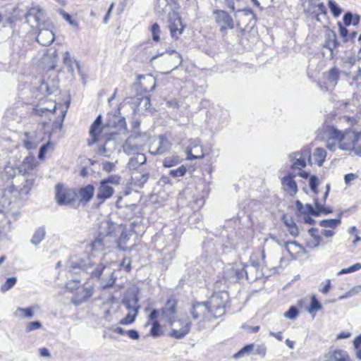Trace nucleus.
Wrapping results in <instances>:
<instances>
[{"label": "nucleus", "instance_id": "f257e3e1", "mask_svg": "<svg viewBox=\"0 0 361 361\" xmlns=\"http://www.w3.org/2000/svg\"><path fill=\"white\" fill-rule=\"evenodd\" d=\"M326 137V147L331 151L340 149L344 151L353 152L361 156V131L349 128L344 131L338 130L334 126L324 128Z\"/></svg>", "mask_w": 361, "mask_h": 361}, {"label": "nucleus", "instance_id": "f03ea898", "mask_svg": "<svg viewBox=\"0 0 361 361\" xmlns=\"http://www.w3.org/2000/svg\"><path fill=\"white\" fill-rule=\"evenodd\" d=\"M312 149L309 145H305L300 150L295 151L288 154V160L290 169L297 172V175L302 178H307L310 173L303 169L307 166H312L311 159Z\"/></svg>", "mask_w": 361, "mask_h": 361}, {"label": "nucleus", "instance_id": "7ed1b4c3", "mask_svg": "<svg viewBox=\"0 0 361 361\" xmlns=\"http://www.w3.org/2000/svg\"><path fill=\"white\" fill-rule=\"evenodd\" d=\"M256 270L255 265H245L242 263L228 264L224 271L226 281L235 283L246 279L249 281H254L258 279V275L249 276V273Z\"/></svg>", "mask_w": 361, "mask_h": 361}, {"label": "nucleus", "instance_id": "20e7f679", "mask_svg": "<svg viewBox=\"0 0 361 361\" xmlns=\"http://www.w3.org/2000/svg\"><path fill=\"white\" fill-rule=\"evenodd\" d=\"M190 313L192 318L197 322L199 330L207 328V323L215 319L205 302H195Z\"/></svg>", "mask_w": 361, "mask_h": 361}, {"label": "nucleus", "instance_id": "39448f33", "mask_svg": "<svg viewBox=\"0 0 361 361\" xmlns=\"http://www.w3.org/2000/svg\"><path fill=\"white\" fill-rule=\"evenodd\" d=\"M228 300V293L226 291H219L213 293L205 302L212 315L216 319L224 314Z\"/></svg>", "mask_w": 361, "mask_h": 361}, {"label": "nucleus", "instance_id": "423d86ee", "mask_svg": "<svg viewBox=\"0 0 361 361\" xmlns=\"http://www.w3.org/2000/svg\"><path fill=\"white\" fill-rule=\"evenodd\" d=\"M146 135L134 133L130 135L123 145V152L128 155H135L140 151L146 142Z\"/></svg>", "mask_w": 361, "mask_h": 361}, {"label": "nucleus", "instance_id": "0eeeda50", "mask_svg": "<svg viewBox=\"0 0 361 361\" xmlns=\"http://www.w3.org/2000/svg\"><path fill=\"white\" fill-rule=\"evenodd\" d=\"M56 200L60 205H71L76 200L77 192L70 188L64 187L61 183L55 186Z\"/></svg>", "mask_w": 361, "mask_h": 361}, {"label": "nucleus", "instance_id": "6e6552de", "mask_svg": "<svg viewBox=\"0 0 361 361\" xmlns=\"http://www.w3.org/2000/svg\"><path fill=\"white\" fill-rule=\"evenodd\" d=\"M72 267L73 268H79L85 269L90 274L92 278H99L102 272L106 269L105 264L102 262L97 264L95 262H89L86 263L84 260H79L78 262H72Z\"/></svg>", "mask_w": 361, "mask_h": 361}, {"label": "nucleus", "instance_id": "1a4fd4ad", "mask_svg": "<svg viewBox=\"0 0 361 361\" xmlns=\"http://www.w3.org/2000/svg\"><path fill=\"white\" fill-rule=\"evenodd\" d=\"M213 16L221 32L226 33L228 30H232L234 27L233 19L226 11L214 10Z\"/></svg>", "mask_w": 361, "mask_h": 361}, {"label": "nucleus", "instance_id": "9d476101", "mask_svg": "<svg viewBox=\"0 0 361 361\" xmlns=\"http://www.w3.org/2000/svg\"><path fill=\"white\" fill-rule=\"evenodd\" d=\"M171 142L164 135H159L150 142L149 152L154 155H162L170 151Z\"/></svg>", "mask_w": 361, "mask_h": 361}, {"label": "nucleus", "instance_id": "9b49d317", "mask_svg": "<svg viewBox=\"0 0 361 361\" xmlns=\"http://www.w3.org/2000/svg\"><path fill=\"white\" fill-rule=\"evenodd\" d=\"M45 18V12L39 6L35 5L25 14V20L32 27H39Z\"/></svg>", "mask_w": 361, "mask_h": 361}, {"label": "nucleus", "instance_id": "f8f14e48", "mask_svg": "<svg viewBox=\"0 0 361 361\" xmlns=\"http://www.w3.org/2000/svg\"><path fill=\"white\" fill-rule=\"evenodd\" d=\"M118 229H120L119 226L109 219H105L100 223L98 234L106 239L113 240L114 243L116 233Z\"/></svg>", "mask_w": 361, "mask_h": 361}, {"label": "nucleus", "instance_id": "ddd939ff", "mask_svg": "<svg viewBox=\"0 0 361 361\" xmlns=\"http://www.w3.org/2000/svg\"><path fill=\"white\" fill-rule=\"evenodd\" d=\"M169 27L173 38L177 39L183 34L185 26L178 13L173 12L169 15Z\"/></svg>", "mask_w": 361, "mask_h": 361}, {"label": "nucleus", "instance_id": "4468645a", "mask_svg": "<svg viewBox=\"0 0 361 361\" xmlns=\"http://www.w3.org/2000/svg\"><path fill=\"white\" fill-rule=\"evenodd\" d=\"M18 172L23 176H38L35 159L34 157H27L18 167Z\"/></svg>", "mask_w": 361, "mask_h": 361}, {"label": "nucleus", "instance_id": "2eb2a0df", "mask_svg": "<svg viewBox=\"0 0 361 361\" xmlns=\"http://www.w3.org/2000/svg\"><path fill=\"white\" fill-rule=\"evenodd\" d=\"M112 243L113 240L106 239L103 236H101L100 235L98 234V235L94 238V240L91 242L90 246L91 247L92 251L98 252H106L111 247ZM105 253L102 254L103 257Z\"/></svg>", "mask_w": 361, "mask_h": 361}, {"label": "nucleus", "instance_id": "dca6fc26", "mask_svg": "<svg viewBox=\"0 0 361 361\" xmlns=\"http://www.w3.org/2000/svg\"><path fill=\"white\" fill-rule=\"evenodd\" d=\"M24 146L27 149H35L43 140L42 133L37 131L25 133Z\"/></svg>", "mask_w": 361, "mask_h": 361}, {"label": "nucleus", "instance_id": "f3484780", "mask_svg": "<svg viewBox=\"0 0 361 361\" xmlns=\"http://www.w3.org/2000/svg\"><path fill=\"white\" fill-rule=\"evenodd\" d=\"M56 111V103L50 102L48 106H38L34 109V112L36 115L44 117V120L40 121L43 126L48 124V121L51 120V116L54 114Z\"/></svg>", "mask_w": 361, "mask_h": 361}, {"label": "nucleus", "instance_id": "a211bd4d", "mask_svg": "<svg viewBox=\"0 0 361 361\" xmlns=\"http://www.w3.org/2000/svg\"><path fill=\"white\" fill-rule=\"evenodd\" d=\"M102 129V118L101 115H99L92 123L90 128V138L87 140V145L89 146L93 145L98 140Z\"/></svg>", "mask_w": 361, "mask_h": 361}, {"label": "nucleus", "instance_id": "6ab92c4d", "mask_svg": "<svg viewBox=\"0 0 361 361\" xmlns=\"http://www.w3.org/2000/svg\"><path fill=\"white\" fill-rule=\"evenodd\" d=\"M165 54L167 55L165 60L169 66L172 68L171 71L164 73V74L169 75L182 64L183 59L181 55L173 49H166Z\"/></svg>", "mask_w": 361, "mask_h": 361}, {"label": "nucleus", "instance_id": "aec40b11", "mask_svg": "<svg viewBox=\"0 0 361 361\" xmlns=\"http://www.w3.org/2000/svg\"><path fill=\"white\" fill-rule=\"evenodd\" d=\"M93 290V286L90 285L87 286H83L80 288H78L76 295L72 299V302L75 305H78L82 303L92 295Z\"/></svg>", "mask_w": 361, "mask_h": 361}, {"label": "nucleus", "instance_id": "412c9836", "mask_svg": "<svg viewBox=\"0 0 361 361\" xmlns=\"http://www.w3.org/2000/svg\"><path fill=\"white\" fill-rule=\"evenodd\" d=\"M326 361H353L348 353L341 349L331 350L324 355Z\"/></svg>", "mask_w": 361, "mask_h": 361}, {"label": "nucleus", "instance_id": "4be33fe9", "mask_svg": "<svg viewBox=\"0 0 361 361\" xmlns=\"http://www.w3.org/2000/svg\"><path fill=\"white\" fill-rule=\"evenodd\" d=\"M178 324L181 327L179 329H172L169 335L175 338L180 339L189 333L191 322L188 319H185L179 320Z\"/></svg>", "mask_w": 361, "mask_h": 361}, {"label": "nucleus", "instance_id": "5701e85b", "mask_svg": "<svg viewBox=\"0 0 361 361\" xmlns=\"http://www.w3.org/2000/svg\"><path fill=\"white\" fill-rule=\"evenodd\" d=\"M114 193L113 186L106 185L105 182L100 181L99 187L97 190V200L99 203H103L106 200L110 198Z\"/></svg>", "mask_w": 361, "mask_h": 361}, {"label": "nucleus", "instance_id": "b1692460", "mask_svg": "<svg viewBox=\"0 0 361 361\" xmlns=\"http://www.w3.org/2000/svg\"><path fill=\"white\" fill-rule=\"evenodd\" d=\"M338 42L336 39V35L334 32H331L326 35L325 43L323 49L329 51V54L326 56L329 59H332L336 54L334 53L335 49L338 47Z\"/></svg>", "mask_w": 361, "mask_h": 361}, {"label": "nucleus", "instance_id": "393cba45", "mask_svg": "<svg viewBox=\"0 0 361 361\" xmlns=\"http://www.w3.org/2000/svg\"><path fill=\"white\" fill-rule=\"evenodd\" d=\"M188 159H202L204 154L199 140H193L187 149Z\"/></svg>", "mask_w": 361, "mask_h": 361}, {"label": "nucleus", "instance_id": "a878e982", "mask_svg": "<svg viewBox=\"0 0 361 361\" xmlns=\"http://www.w3.org/2000/svg\"><path fill=\"white\" fill-rule=\"evenodd\" d=\"M94 193V187L92 185H87L80 188L77 193V197L82 204L85 205L92 198Z\"/></svg>", "mask_w": 361, "mask_h": 361}, {"label": "nucleus", "instance_id": "bb28decb", "mask_svg": "<svg viewBox=\"0 0 361 361\" xmlns=\"http://www.w3.org/2000/svg\"><path fill=\"white\" fill-rule=\"evenodd\" d=\"M283 189L290 195H295L298 192V185L294 180V176L288 174L281 180Z\"/></svg>", "mask_w": 361, "mask_h": 361}, {"label": "nucleus", "instance_id": "cd10ccee", "mask_svg": "<svg viewBox=\"0 0 361 361\" xmlns=\"http://www.w3.org/2000/svg\"><path fill=\"white\" fill-rule=\"evenodd\" d=\"M137 291L128 293L123 298V303L128 310L139 311L140 306L138 305Z\"/></svg>", "mask_w": 361, "mask_h": 361}, {"label": "nucleus", "instance_id": "c85d7f7f", "mask_svg": "<svg viewBox=\"0 0 361 361\" xmlns=\"http://www.w3.org/2000/svg\"><path fill=\"white\" fill-rule=\"evenodd\" d=\"M11 231V221L6 214L0 210V240L8 238V234Z\"/></svg>", "mask_w": 361, "mask_h": 361}, {"label": "nucleus", "instance_id": "c756f323", "mask_svg": "<svg viewBox=\"0 0 361 361\" xmlns=\"http://www.w3.org/2000/svg\"><path fill=\"white\" fill-rule=\"evenodd\" d=\"M55 36L49 29H40L37 37V41L42 46H49L54 40Z\"/></svg>", "mask_w": 361, "mask_h": 361}, {"label": "nucleus", "instance_id": "7c9ffc66", "mask_svg": "<svg viewBox=\"0 0 361 361\" xmlns=\"http://www.w3.org/2000/svg\"><path fill=\"white\" fill-rule=\"evenodd\" d=\"M63 63L67 67L68 71L70 72L71 73H73V72H74V66H75V67L78 69L79 75L80 76H82V71H81V66H80V63L77 60L73 59L71 57V54H70L69 51H66L63 54Z\"/></svg>", "mask_w": 361, "mask_h": 361}, {"label": "nucleus", "instance_id": "2f4dec72", "mask_svg": "<svg viewBox=\"0 0 361 361\" xmlns=\"http://www.w3.org/2000/svg\"><path fill=\"white\" fill-rule=\"evenodd\" d=\"M326 157V151L322 147H317L312 152L311 159L313 164H317L322 166Z\"/></svg>", "mask_w": 361, "mask_h": 361}, {"label": "nucleus", "instance_id": "473e14b6", "mask_svg": "<svg viewBox=\"0 0 361 361\" xmlns=\"http://www.w3.org/2000/svg\"><path fill=\"white\" fill-rule=\"evenodd\" d=\"M146 157L142 153H137V154L133 155L132 157L128 163V166L130 170H135V171H137V169L146 162Z\"/></svg>", "mask_w": 361, "mask_h": 361}, {"label": "nucleus", "instance_id": "72a5a7b5", "mask_svg": "<svg viewBox=\"0 0 361 361\" xmlns=\"http://www.w3.org/2000/svg\"><path fill=\"white\" fill-rule=\"evenodd\" d=\"M281 220L287 227L289 233L292 236L296 237L298 235L299 230L292 216H290L287 214H283Z\"/></svg>", "mask_w": 361, "mask_h": 361}, {"label": "nucleus", "instance_id": "f704fd0d", "mask_svg": "<svg viewBox=\"0 0 361 361\" xmlns=\"http://www.w3.org/2000/svg\"><path fill=\"white\" fill-rule=\"evenodd\" d=\"M163 315L170 320L172 324L171 318L176 312V301L173 299H169L161 309Z\"/></svg>", "mask_w": 361, "mask_h": 361}, {"label": "nucleus", "instance_id": "c9c22d12", "mask_svg": "<svg viewBox=\"0 0 361 361\" xmlns=\"http://www.w3.org/2000/svg\"><path fill=\"white\" fill-rule=\"evenodd\" d=\"M37 308V306H31L27 308L18 307L13 312V315L20 319H31L34 316V310Z\"/></svg>", "mask_w": 361, "mask_h": 361}, {"label": "nucleus", "instance_id": "e433bc0d", "mask_svg": "<svg viewBox=\"0 0 361 361\" xmlns=\"http://www.w3.org/2000/svg\"><path fill=\"white\" fill-rule=\"evenodd\" d=\"M132 182L135 185L142 187L149 179V173L144 171H133L131 176Z\"/></svg>", "mask_w": 361, "mask_h": 361}, {"label": "nucleus", "instance_id": "4c0bfd02", "mask_svg": "<svg viewBox=\"0 0 361 361\" xmlns=\"http://www.w3.org/2000/svg\"><path fill=\"white\" fill-rule=\"evenodd\" d=\"M341 71L336 67H333L324 73L325 77L332 87H335L340 78Z\"/></svg>", "mask_w": 361, "mask_h": 361}, {"label": "nucleus", "instance_id": "58836bf2", "mask_svg": "<svg viewBox=\"0 0 361 361\" xmlns=\"http://www.w3.org/2000/svg\"><path fill=\"white\" fill-rule=\"evenodd\" d=\"M137 79L139 80H144V82H140V84L145 91H152L154 89L156 80L152 75L145 76L140 75L137 76Z\"/></svg>", "mask_w": 361, "mask_h": 361}, {"label": "nucleus", "instance_id": "ea45409f", "mask_svg": "<svg viewBox=\"0 0 361 361\" xmlns=\"http://www.w3.org/2000/svg\"><path fill=\"white\" fill-rule=\"evenodd\" d=\"M297 209L303 214H312L313 216H319V212H317L311 204H303L300 201L297 200L295 202Z\"/></svg>", "mask_w": 361, "mask_h": 361}, {"label": "nucleus", "instance_id": "a19ab883", "mask_svg": "<svg viewBox=\"0 0 361 361\" xmlns=\"http://www.w3.org/2000/svg\"><path fill=\"white\" fill-rule=\"evenodd\" d=\"M37 176H23L25 182L20 188V192L25 195H27L34 186L35 180Z\"/></svg>", "mask_w": 361, "mask_h": 361}, {"label": "nucleus", "instance_id": "79ce46f5", "mask_svg": "<svg viewBox=\"0 0 361 361\" xmlns=\"http://www.w3.org/2000/svg\"><path fill=\"white\" fill-rule=\"evenodd\" d=\"M44 63L47 65L49 69H54L57 65L58 58L56 50L47 54L44 59Z\"/></svg>", "mask_w": 361, "mask_h": 361}, {"label": "nucleus", "instance_id": "37998d69", "mask_svg": "<svg viewBox=\"0 0 361 361\" xmlns=\"http://www.w3.org/2000/svg\"><path fill=\"white\" fill-rule=\"evenodd\" d=\"M130 235L126 231H122L120 237L116 240L117 247L122 251L127 250L128 247L126 245L130 239Z\"/></svg>", "mask_w": 361, "mask_h": 361}, {"label": "nucleus", "instance_id": "c03bdc74", "mask_svg": "<svg viewBox=\"0 0 361 361\" xmlns=\"http://www.w3.org/2000/svg\"><path fill=\"white\" fill-rule=\"evenodd\" d=\"M181 158L176 155L173 154L169 157H165L163 159V166L165 168H171L179 164L181 162Z\"/></svg>", "mask_w": 361, "mask_h": 361}, {"label": "nucleus", "instance_id": "a18cd8bd", "mask_svg": "<svg viewBox=\"0 0 361 361\" xmlns=\"http://www.w3.org/2000/svg\"><path fill=\"white\" fill-rule=\"evenodd\" d=\"M46 235L45 229L44 227H39L38 228L35 232L34 233L32 239L31 243L34 245L37 246L39 245L44 238Z\"/></svg>", "mask_w": 361, "mask_h": 361}, {"label": "nucleus", "instance_id": "49530a36", "mask_svg": "<svg viewBox=\"0 0 361 361\" xmlns=\"http://www.w3.org/2000/svg\"><path fill=\"white\" fill-rule=\"evenodd\" d=\"M343 23L345 26L350 25H357L360 23V16L357 14L353 15L350 12H347L343 16Z\"/></svg>", "mask_w": 361, "mask_h": 361}, {"label": "nucleus", "instance_id": "de8ad7c7", "mask_svg": "<svg viewBox=\"0 0 361 361\" xmlns=\"http://www.w3.org/2000/svg\"><path fill=\"white\" fill-rule=\"evenodd\" d=\"M128 310L129 312L128 314L124 318H123L119 322L122 325H128L132 324L135 321V317H137L138 311H136V310Z\"/></svg>", "mask_w": 361, "mask_h": 361}, {"label": "nucleus", "instance_id": "09e8293b", "mask_svg": "<svg viewBox=\"0 0 361 361\" xmlns=\"http://www.w3.org/2000/svg\"><path fill=\"white\" fill-rule=\"evenodd\" d=\"M322 306L320 302L316 298L314 295H313L311 298V302L310 307H308V312L310 314L314 315L317 311L322 309Z\"/></svg>", "mask_w": 361, "mask_h": 361}, {"label": "nucleus", "instance_id": "8fccbe9b", "mask_svg": "<svg viewBox=\"0 0 361 361\" xmlns=\"http://www.w3.org/2000/svg\"><path fill=\"white\" fill-rule=\"evenodd\" d=\"M341 224V219L338 218V219H324V220H322L319 223V225L322 226V227H325V228H335L338 225H339Z\"/></svg>", "mask_w": 361, "mask_h": 361}, {"label": "nucleus", "instance_id": "3c124183", "mask_svg": "<svg viewBox=\"0 0 361 361\" xmlns=\"http://www.w3.org/2000/svg\"><path fill=\"white\" fill-rule=\"evenodd\" d=\"M328 6L334 18H338L342 13V9L338 6L336 1L329 0Z\"/></svg>", "mask_w": 361, "mask_h": 361}, {"label": "nucleus", "instance_id": "603ef678", "mask_svg": "<svg viewBox=\"0 0 361 361\" xmlns=\"http://www.w3.org/2000/svg\"><path fill=\"white\" fill-rule=\"evenodd\" d=\"M187 172V169L185 166L181 165L178 168L176 169L170 170L169 173L173 178H179L183 177L185 175Z\"/></svg>", "mask_w": 361, "mask_h": 361}, {"label": "nucleus", "instance_id": "864d4df0", "mask_svg": "<svg viewBox=\"0 0 361 361\" xmlns=\"http://www.w3.org/2000/svg\"><path fill=\"white\" fill-rule=\"evenodd\" d=\"M17 282L16 277H10L6 279V282L1 286V291L5 293L13 288Z\"/></svg>", "mask_w": 361, "mask_h": 361}, {"label": "nucleus", "instance_id": "5fc2aeb1", "mask_svg": "<svg viewBox=\"0 0 361 361\" xmlns=\"http://www.w3.org/2000/svg\"><path fill=\"white\" fill-rule=\"evenodd\" d=\"M17 171L18 168L16 169L11 166H6L4 168L2 176L8 179L13 178L16 176Z\"/></svg>", "mask_w": 361, "mask_h": 361}, {"label": "nucleus", "instance_id": "6e6d98bb", "mask_svg": "<svg viewBox=\"0 0 361 361\" xmlns=\"http://www.w3.org/2000/svg\"><path fill=\"white\" fill-rule=\"evenodd\" d=\"M101 181L105 182L109 185H118L121 181V177L118 175H111Z\"/></svg>", "mask_w": 361, "mask_h": 361}, {"label": "nucleus", "instance_id": "4d7b16f0", "mask_svg": "<svg viewBox=\"0 0 361 361\" xmlns=\"http://www.w3.org/2000/svg\"><path fill=\"white\" fill-rule=\"evenodd\" d=\"M255 348L254 344H250L244 346L237 353L233 355L235 359H238L243 357L245 354H248Z\"/></svg>", "mask_w": 361, "mask_h": 361}, {"label": "nucleus", "instance_id": "13d9d810", "mask_svg": "<svg viewBox=\"0 0 361 361\" xmlns=\"http://www.w3.org/2000/svg\"><path fill=\"white\" fill-rule=\"evenodd\" d=\"M361 292V285L356 286L351 288L350 290L347 291L344 295L340 296L338 300H343L350 297H352L357 293Z\"/></svg>", "mask_w": 361, "mask_h": 361}, {"label": "nucleus", "instance_id": "bf43d9fd", "mask_svg": "<svg viewBox=\"0 0 361 361\" xmlns=\"http://www.w3.org/2000/svg\"><path fill=\"white\" fill-rule=\"evenodd\" d=\"M52 148H53V145L50 142H47L46 144L41 146L39 151L38 158L39 159H43L45 157L46 153L49 150L52 149Z\"/></svg>", "mask_w": 361, "mask_h": 361}, {"label": "nucleus", "instance_id": "052dcab7", "mask_svg": "<svg viewBox=\"0 0 361 361\" xmlns=\"http://www.w3.org/2000/svg\"><path fill=\"white\" fill-rule=\"evenodd\" d=\"M150 335L157 338L161 336V326L157 321H154L152 324Z\"/></svg>", "mask_w": 361, "mask_h": 361}, {"label": "nucleus", "instance_id": "680f3d73", "mask_svg": "<svg viewBox=\"0 0 361 361\" xmlns=\"http://www.w3.org/2000/svg\"><path fill=\"white\" fill-rule=\"evenodd\" d=\"M360 269H361V264L360 263H356V264L349 267L348 268H345V269H341L338 273V275L353 273V272L358 271Z\"/></svg>", "mask_w": 361, "mask_h": 361}, {"label": "nucleus", "instance_id": "e2e57ef3", "mask_svg": "<svg viewBox=\"0 0 361 361\" xmlns=\"http://www.w3.org/2000/svg\"><path fill=\"white\" fill-rule=\"evenodd\" d=\"M356 357L361 360V335L357 336L354 341Z\"/></svg>", "mask_w": 361, "mask_h": 361}, {"label": "nucleus", "instance_id": "0e129e2a", "mask_svg": "<svg viewBox=\"0 0 361 361\" xmlns=\"http://www.w3.org/2000/svg\"><path fill=\"white\" fill-rule=\"evenodd\" d=\"M298 314V310L295 306H291L289 310L285 312L284 317L289 319H294Z\"/></svg>", "mask_w": 361, "mask_h": 361}, {"label": "nucleus", "instance_id": "69168bd1", "mask_svg": "<svg viewBox=\"0 0 361 361\" xmlns=\"http://www.w3.org/2000/svg\"><path fill=\"white\" fill-rule=\"evenodd\" d=\"M321 244V237H315L314 238H310L307 241L306 245L309 248L318 247Z\"/></svg>", "mask_w": 361, "mask_h": 361}, {"label": "nucleus", "instance_id": "338daca9", "mask_svg": "<svg viewBox=\"0 0 361 361\" xmlns=\"http://www.w3.org/2000/svg\"><path fill=\"white\" fill-rule=\"evenodd\" d=\"M42 327V323L39 321H34V322H29L26 327H25V331L27 332H30V331H32L34 330H36V329H39Z\"/></svg>", "mask_w": 361, "mask_h": 361}, {"label": "nucleus", "instance_id": "774afa93", "mask_svg": "<svg viewBox=\"0 0 361 361\" xmlns=\"http://www.w3.org/2000/svg\"><path fill=\"white\" fill-rule=\"evenodd\" d=\"M160 28L157 23H154L152 26V34L153 40L158 42L159 40Z\"/></svg>", "mask_w": 361, "mask_h": 361}]
</instances>
